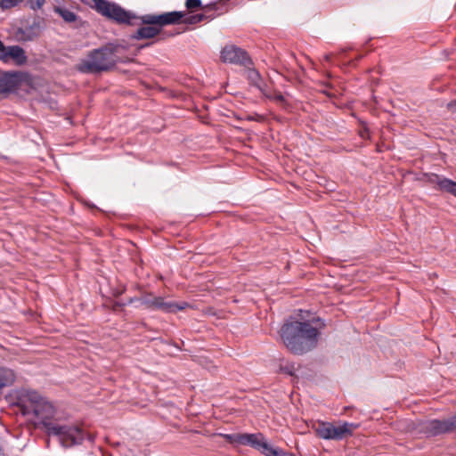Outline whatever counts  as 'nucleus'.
<instances>
[{"label": "nucleus", "mask_w": 456, "mask_h": 456, "mask_svg": "<svg viewBox=\"0 0 456 456\" xmlns=\"http://www.w3.org/2000/svg\"><path fill=\"white\" fill-rule=\"evenodd\" d=\"M45 398L42 397L37 391L28 390L20 397L19 405L20 406L23 414L32 412L35 406L39 404Z\"/></svg>", "instance_id": "nucleus-14"}, {"label": "nucleus", "mask_w": 456, "mask_h": 456, "mask_svg": "<svg viewBox=\"0 0 456 456\" xmlns=\"http://www.w3.org/2000/svg\"><path fill=\"white\" fill-rule=\"evenodd\" d=\"M0 60L4 62L12 61L17 65H22L27 61V56L23 48L19 45L6 46L0 53Z\"/></svg>", "instance_id": "nucleus-15"}, {"label": "nucleus", "mask_w": 456, "mask_h": 456, "mask_svg": "<svg viewBox=\"0 0 456 456\" xmlns=\"http://www.w3.org/2000/svg\"><path fill=\"white\" fill-rule=\"evenodd\" d=\"M237 118L240 119V120H248V121H262L263 120V117L258 114L246 115V116L240 117V118L238 117Z\"/></svg>", "instance_id": "nucleus-26"}, {"label": "nucleus", "mask_w": 456, "mask_h": 456, "mask_svg": "<svg viewBox=\"0 0 456 456\" xmlns=\"http://www.w3.org/2000/svg\"><path fill=\"white\" fill-rule=\"evenodd\" d=\"M32 413L41 419V424L46 433L58 437L63 447L69 448L81 444L86 438L85 431L77 425H59L51 421L55 414V409L45 399L35 406Z\"/></svg>", "instance_id": "nucleus-2"}, {"label": "nucleus", "mask_w": 456, "mask_h": 456, "mask_svg": "<svg viewBox=\"0 0 456 456\" xmlns=\"http://www.w3.org/2000/svg\"><path fill=\"white\" fill-rule=\"evenodd\" d=\"M140 305L151 310H160L169 314L183 311L190 305L187 302H167L162 297H156L152 293L142 294L140 297Z\"/></svg>", "instance_id": "nucleus-7"}, {"label": "nucleus", "mask_w": 456, "mask_h": 456, "mask_svg": "<svg viewBox=\"0 0 456 456\" xmlns=\"http://www.w3.org/2000/svg\"><path fill=\"white\" fill-rule=\"evenodd\" d=\"M221 59L224 62H229L232 64L241 65L248 67L252 64V61L248 56V53L236 46V45H226L221 52Z\"/></svg>", "instance_id": "nucleus-11"}, {"label": "nucleus", "mask_w": 456, "mask_h": 456, "mask_svg": "<svg viewBox=\"0 0 456 456\" xmlns=\"http://www.w3.org/2000/svg\"><path fill=\"white\" fill-rule=\"evenodd\" d=\"M54 11L68 23L74 22L77 19L76 13L69 9L55 7Z\"/></svg>", "instance_id": "nucleus-21"}, {"label": "nucleus", "mask_w": 456, "mask_h": 456, "mask_svg": "<svg viewBox=\"0 0 456 456\" xmlns=\"http://www.w3.org/2000/svg\"><path fill=\"white\" fill-rule=\"evenodd\" d=\"M135 302L140 303V297H130L126 303H118L117 305L125 306L126 305H131Z\"/></svg>", "instance_id": "nucleus-28"}, {"label": "nucleus", "mask_w": 456, "mask_h": 456, "mask_svg": "<svg viewBox=\"0 0 456 456\" xmlns=\"http://www.w3.org/2000/svg\"><path fill=\"white\" fill-rule=\"evenodd\" d=\"M331 57H332V55H331V54H325L324 59H325L327 61H330Z\"/></svg>", "instance_id": "nucleus-32"}, {"label": "nucleus", "mask_w": 456, "mask_h": 456, "mask_svg": "<svg viewBox=\"0 0 456 456\" xmlns=\"http://www.w3.org/2000/svg\"><path fill=\"white\" fill-rule=\"evenodd\" d=\"M152 44H153V43H147V44H145V45H142V46H141V48H143V47H146V46H150V45H151Z\"/></svg>", "instance_id": "nucleus-33"}, {"label": "nucleus", "mask_w": 456, "mask_h": 456, "mask_svg": "<svg viewBox=\"0 0 456 456\" xmlns=\"http://www.w3.org/2000/svg\"><path fill=\"white\" fill-rule=\"evenodd\" d=\"M229 0H217L202 6L204 13L211 14V12H218L217 15L228 11L227 3Z\"/></svg>", "instance_id": "nucleus-18"}, {"label": "nucleus", "mask_w": 456, "mask_h": 456, "mask_svg": "<svg viewBox=\"0 0 456 456\" xmlns=\"http://www.w3.org/2000/svg\"><path fill=\"white\" fill-rule=\"evenodd\" d=\"M5 45H4V43L0 40V53H2L4 52V50H5Z\"/></svg>", "instance_id": "nucleus-30"}, {"label": "nucleus", "mask_w": 456, "mask_h": 456, "mask_svg": "<svg viewBox=\"0 0 456 456\" xmlns=\"http://www.w3.org/2000/svg\"><path fill=\"white\" fill-rule=\"evenodd\" d=\"M247 70V78L249 81V84L255 87H256L261 93L266 97L271 98L272 96L267 94V90L265 88V84L263 81L261 75L259 72L255 69L248 67Z\"/></svg>", "instance_id": "nucleus-17"}, {"label": "nucleus", "mask_w": 456, "mask_h": 456, "mask_svg": "<svg viewBox=\"0 0 456 456\" xmlns=\"http://www.w3.org/2000/svg\"><path fill=\"white\" fill-rule=\"evenodd\" d=\"M20 82L21 79L18 73L0 70V95L15 91Z\"/></svg>", "instance_id": "nucleus-12"}, {"label": "nucleus", "mask_w": 456, "mask_h": 456, "mask_svg": "<svg viewBox=\"0 0 456 456\" xmlns=\"http://www.w3.org/2000/svg\"><path fill=\"white\" fill-rule=\"evenodd\" d=\"M15 374L12 369L0 367V390L14 383Z\"/></svg>", "instance_id": "nucleus-19"}, {"label": "nucleus", "mask_w": 456, "mask_h": 456, "mask_svg": "<svg viewBox=\"0 0 456 456\" xmlns=\"http://www.w3.org/2000/svg\"><path fill=\"white\" fill-rule=\"evenodd\" d=\"M447 109L452 112V113H455L456 112V101H452L450 102L447 103Z\"/></svg>", "instance_id": "nucleus-29"}, {"label": "nucleus", "mask_w": 456, "mask_h": 456, "mask_svg": "<svg viewBox=\"0 0 456 456\" xmlns=\"http://www.w3.org/2000/svg\"><path fill=\"white\" fill-rule=\"evenodd\" d=\"M357 428L358 424L346 421L339 426H334L330 422L319 420L313 428L319 438L340 441L353 436L354 430Z\"/></svg>", "instance_id": "nucleus-5"}, {"label": "nucleus", "mask_w": 456, "mask_h": 456, "mask_svg": "<svg viewBox=\"0 0 456 456\" xmlns=\"http://www.w3.org/2000/svg\"><path fill=\"white\" fill-rule=\"evenodd\" d=\"M313 322H321V325H320V329L324 327L325 324L323 323V322L321 320V319H317V320H313Z\"/></svg>", "instance_id": "nucleus-31"}, {"label": "nucleus", "mask_w": 456, "mask_h": 456, "mask_svg": "<svg viewBox=\"0 0 456 456\" xmlns=\"http://www.w3.org/2000/svg\"><path fill=\"white\" fill-rule=\"evenodd\" d=\"M122 46L108 44L92 51L86 60L82 61L77 69L83 73H100L112 69L119 61L118 54Z\"/></svg>", "instance_id": "nucleus-3"}, {"label": "nucleus", "mask_w": 456, "mask_h": 456, "mask_svg": "<svg viewBox=\"0 0 456 456\" xmlns=\"http://www.w3.org/2000/svg\"><path fill=\"white\" fill-rule=\"evenodd\" d=\"M94 2L100 13L118 24L134 26L136 24L135 20H140L141 16H137L134 12L125 10L117 4L110 3L106 0H96Z\"/></svg>", "instance_id": "nucleus-6"}, {"label": "nucleus", "mask_w": 456, "mask_h": 456, "mask_svg": "<svg viewBox=\"0 0 456 456\" xmlns=\"http://www.w3.org/2000/svg\"><path fill=\"white\" fill-rule=\"evenodd\" d=\"M161 32V29L157 25H145L139 28L134 34L131 35L133 40L151 39L157 37Z\"/></svg>", "instance_id": "nucleus-16"}, {"label": "nucleus", "mask_w": 456, "mask_h": 456, "mask_svg": "<svg viewBox=\"0 0 456 456\" xmlns=\"http://www.w3.org/2000/svg\"><path fill=\"white\" fill-rule=\"evenodd\" d=\"M427 177L428 183L436 185L441 191L450 193L456 197V182L436 174H428Z\"/></svg>", "instance_id": "nucleus-13"}, {"label": "nucleus", "mask_w": 456, "mask_h": 456, "mask_svg": "<svg viewBox=\"0 0 456 456\" xmlns=\"http://www.w3.org/2000/svg\"><path fill=\"white\" fill-rule=\"evenodd\" d=\"M422 432L427 436H438L456 431V412L447 419H434L424 422Z\"/></svg>", "instance_id": "nucleus-8"}, {"label": "nucleus", "mask_w": 456, "mask_h": 456, "mask_svg": "<svg viewBox=\"0 0 456 456\" xmlns=\"http://www.w3.org/2000/svg\"><path fill=\"white\" fill-rule=\"evenodd\" d=\"M45 0H27V4L32 10H39L45 4Z\"/></svg>", "instance_id": "nucleus-24"}, {"label": "nucleus", "mask_w": 456, "mask_h": 456, "mask_svg": "<svg viewBox=\"0 0 456 456\" xmlns=\"http://www.w3.org/2000/svg\"><path fill=\"white\" fill-rule=\"evenodd\" d=\"M21 23L22 26L14 32L15 38L20 42L34 41L38 38L45 25L44 19L39 16L29 18Z\"/></svg>", "instance_id": "nucleus-9"}, {"label": "nucleus", "mask_w": 456, "mask_h": 456, "mask_svg": "<svg viewBox=\"0 0 456 456\" xmlns=\"http://www.w3.org/2000/svg\"><path fill=\"white\" fill-rule=\"evenodd\" d=\"M216 17V15L214 14H207V13H197V14H193V15H190V16H186L183 19V24H189V25H193V24H197L199 22H201L203 21L204 20L206 19H214Z\"/></svg>", "instance_id": "nucleus-20"}, {"label": "nucleus", "mask_w": 456, "mask_h": 456, "mask_svg": "<svg viewBox=\"0 0 456 456\" xmlns=\"http://www.w3.org/2000/svg\"><path fill=\"white\" fill-rule=\"evenodd\" d=\"M23 0H1L0 7L2 10H8V9L17 6Z\"/></svg>", "instance_id": "nucleus-23"}, {"label": "nucleus", "mask_w": 456, "mask_h": 456, "mask_svg": "<svg viewBox=\"0 0 456 456\" xmlns=\"http://www.w3.org/2000/svg\"><path fill=\"white\" fill-rule=\"evenodd\" d=\"M281 370L284 373H287L290 376L294 375V366L290 364H287L285 366H281Z\"/></svg>", "instance_id": "nucleus-27"}, {"label": "nucleus", "mask_w": 456, "mask_h": 456, "mask_svg": "<svg viewBox=\"0 0 456 456\" xmlns=\"http://www.w3.org/2000/svg\"><path fill=\"white\" fill-rule=\"evenodd\" d=\"M267 94L272 96L270 98L271 100H274L280 103H285V102H286L284 96L282 95V94L281 92H274L273 94L267 92Z\"/></svg>", "instance_id": "nucleus-25"}, {"label": "nucleus", "mask_w": 456, "mask_h": 456, "mask_svg": "<svg viewBox=\"0 0 456 456\" xmlns=\"http://www.w3.org/2000/svg\"><path fill=\"white\" fill-rule=\"evenodd\" d=\"M187 10L193 12L198 9H202L201 0H186L184 4Z\"/></svg>", "instance_id": "nucleus-22"}, {"label": "nucleus", "mask_w": 456, "mask_h": 456, "mask_svg": "<svg viewBox=\"0 0 456 456\" xmlns=\"http://www.w3.org/2000/svg\"><path fill=\"white\" fill-rule=\"evenodd\" d=\"M318 328L310 322L287 321L281 328L280 336L287 349L297 355L314 349L320 337Z\"/></svg>", "instance_id": "nucleus-1"}, {"label": "nucleus", "mask_w": 456, "mask_h": 456, "mask_svg": "<svg viewBox=\"0 0 456 456\" xmlns=\"http://www.w3.org/2000/svg\"><path fill=\"white\" fill-rule=\"evenodd\" d=\"M223 437L230 444L249 445L261 452L265 456H295L293 453L286 452L280 448L270 445L262 433L256 434H224Z\"/></svg>", "instance_id": "nucleus-4"}, {"label": "nucleus", "mask_w": 456, "mask_h": 456, "mask_svg": "<svg viewBox=\"0 0 456 456\" xmlns=\"http://www.w3.org/2000/svg\"><path fill=\"white\" fill-rule=\"evenodd\" d=\"M184 17L185 12L173 11L160 14H145L140 17V21L143 25H157L161 28L168 25L182 24Z\"/></svg>", "instance_id": "nucleus-10"}]
</instances>
